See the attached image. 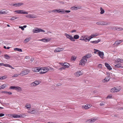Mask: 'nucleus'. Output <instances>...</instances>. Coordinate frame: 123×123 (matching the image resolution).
I'll return each mask as SVG.
<instances>
[{
    "label": "nucleus",
    "mask_w": 123,
    "mask_h": 123,
    "mask_svg": "<svg viewBox=\"0 0 123 123\" xmlns=\"http://www.w3.org/2000/svg\"><path fill=\"white\" fill-rule=\"evenodd\" d=\"M30 70L28 69H26L24 70L23 71H22L19 75L21 76H24L30 73Z\"/></svg>",
    "instance_id": "f257e3e1"
},
{
    "label": "nucleus",
    "mask_w": 123,
    "mask_h": 123,
    "mask_svg": "<svg viewBox=\"0 0 123 123\" xmlns=\"http://www.w3.org/2000/svg\"><path fill=\"white\" fill-rule=\"evenodd\" d=\"M42 32H45V31L44 30H42L41 28H35L33 31V32L34 33H37Z\"/></svg>",
    "instance_id": "f03ea898"
},
{
    "label": "nucleus",
    "mask_w": 123,
    "mask_h": 123,
    "mask_svg": "<svg viewBox=\"0 0 123 123\" xmlns=\"http://www.w3.org/2000/svg\"><path fill=\"white\" fill-rule=\"evenodd\" d=\"M110 23V22L107 23L106 22H103L100 21L96 23V24L98 25H109Z\"/></svg>",
    "instance_id": "7ed1b4c3"
},
{
    "label": "nucleus",
    "mask_w": 123,
    "mask_h": 123,
    "mask_svg": "<svg viewBox=\"0 0 123 123\" xmlns=\"http://www.w3.org/2000/svg\"><path fill=\"white\" fill-rule=\"evenodd\" d=\"M65 35L66 36L67 38L69 39L71 41H75V40L74 39L73 37L71 35H69L66 33L65 34Z\"/></svg>",
    "instance_id": "20e7f679"
},
{
    "label": "nucleus",
    "mask_w": 123,
    "mask_h": 123,
    "mask_svg": "<svg viewBox=\"0 0 123 123\" xmlns=\"http://www.w3.org/2000/svg\"><path fill=\"white\" fill-rule=\"evenodd\" d=\"M40 82H41L39 80H36L32 82L31 84V85L32 86H36L39 84Z\"/></svg>",
    "instance_id": "39448f33"
},
{
    "label": "nucleus",
    "mask_w": 123,
    "mask_h": 123,
    "mask_svg": "<svg viewBox=\"0 0 123 123\" xmlns=\"http://www.w3.org/2000/svg\"><path fill=\"white\" fill-rule=\"evenodd\" d=\"M9 89L15 90H20L21 89V88L19 86H11Z\"/></svg>",
    "instance_id": "423d86ee"
},
{
    "label": "nucleus",
    "mask_w": 123,
    "mask_h": 123,
    "mask_svg": "<svg viewBox=\"0 0 123 123\" xmlns=\"http://www.w3.org/2000/svg\"><path fill=\"white\" fill-rule=\"evenodd\" d=\"M42 68H32V70L34 72H40L41 70H42Z\"/></svg>",
    "instance_id": "0eeeda50"
},
{
    "label": "nucleus",
    "mask_w": 123,
    "mask_h": 123,
    "mask_svg": "<svg viewBox=\"0 0 123 123\" xmlns=\"http://www.w3.org/2000/svg\"><path fill=\"white\" fill-rule=\"evenodd\" d=\"M92 56V55L91 54L88 53L83 57V59L87 61V59L91 57Z\"/></svg>",
    "instance_id": "6e6552de"
},
{
    "label": "nucleus",
    "mask_w": 123,
    "mask_h": 123,
    "mask_svg": "<svg viewBox=\"0 0 123 123\" xmlns=\"http://www.w3.org/2000/svg\"><path fill=\"white\" fill-rule=\"evenodd\" d=\"M86 61V60L83 59V57L82 58V59L80 61L79 65H82L84 66L85 65Z\"/></svg>",
    "instance_id": "1a4fd4ad"
},
{
    "label": "nucleus",
    "mask_w": 123,
    "mask_h": 123,
    "mask_svg": "<svg viewBox=\"0 0 123 123\" xmlns=\"http://www.w3.org/2000/svg\"><path fill=\"white\" fill-rule=\"evenodd\" d=\"M110 79V76L109 75L105 77V79L103 80V82L104 83L107 82Z\"/></svg>",
    "instance_id": "9d476101"
},
{
    "label": "nucleus",
    "mask_w": 123,
    "mask_h": 123,
    "mask_svg": "<svg viewBox=\"0 0 123 123\" xmlns=\"http://www.w3.org/2000/svg\"><path fill=\"white\" fill-rule=\"evenodd\" d=\"M97 54H98L99 56L101 58H103V57L104 56V53L103 52L99 51L98 53H97Z\"/></svg>",
    "instance_id": "9b49d317"
},
{
    "label": "nucleus",
    "mask_w": 123,
    "mask_h": 123,
    "mask_svg": "<svg viewBox=\"0 0 123 123\" xmlns=\"http://www.w3.org/2000/svg\"><path fill=\"white\" fill-rule=\"evenodd\" d=\"M105 66L108 69L111 70L112 69V68L110 66V65L107 63H105Z\"/></svg>",
    "instance_id": "f8f14e48"
},
{
    "label": "nucleus",
    "mask_w": 123,
    "mask_h": 123,
    "mask_svg": "<svg viewBox=\"0 0 123 123\" xmlns=\"http://www.w3.org/2000/svg\"><path fill=\"white\" fill-rule=\"evenodd\" d=\"M62 64V66L65 67V68H68L69 66V64L67 63H64L63 64Z\"/></svg>",
    "instance_id": "ddd939ff"
},
{
    "label": "nucleus",
    "mask_w": 123,
    "mask_h": 123,
    "mask_svg": "<svg viewBox=\"0 0 123 123\" xmlns=\"http://www.w3.org/2000/svg\"><path fill=\"white\" fill-rule=\"evenodd\" d=\"M122 42L121 40L119 41H116L113 44L114 46H116L117 45L119 44Z\"/></svg>",
    "instance_id": "4468645a"
},
{
    "label": "nucleus",
    "mask_w": 123,
    "mask_h": 123,
    "mask_svg": "<svg viewBox=\"0 0 123 123\" xmlns=\"http://www.w3.org/2000/svg\"><path fill=\"white\" fill-rule=\"evenodd\" d=\"M96 120V119L95 118H93L91 119H89L88 121L90 123H91L92 122H94Z\"/></svg>",
    "instance_id": "2eb2a0df"
},
{
    "label": "nucleus",
    "mask_w": 123,
    "mask_h": 123,
    "mask_svg": "<svg viewBox=\"0 0 123 123\" xmlns=\"http://www.w3.org/2000/svg\"><path fill=\"white\" fill-rule=\"evenodd\" d=\"M89 107L88 106V105H86L84 106H82V108L85 109H89L90 106V105H89Z\"/></svg>",
    "instance_id": "dca6fc26"
},
{
    "label": "nucleus",
    "mask_w": 123,
    "mask_h": 123,
    "mask_svg": "<svg viewBox=\"0 0 123 123\" xmlns=\"http://www.w3.org/2000/svg\"><path fill=\"white\" fill-rule=\"evenodd\" d=\"M3 66H4L6 67H8L10 68H11L12 69H14V68L12 67L11 65L8 64H4Z\"/></svg>",
    "instance_id": "f3484780"
},
{
    "label": "nucleus",
    "mask_w": 123,
    "mask_h": 123,
    "mask_svg": "<svg viewBox=\"0 0 123 123\" xmlns=\"http://www.w3.org/2000/svg\"><path fill=\"white\" fill-rule=\"evenodd\" d=\"M13 117L15 118H20L21 117H22V116L19 115H17L16 114H14L13 116H12Z\"/></svg>",
    "instance_id": "a211bd4d"
},
{
    "label": "nucleus",
    "mask_w": 123,
    "mask_h": 123,
    "mask_svg": "<svg viewBox=\"0 0 123 123\" xmlns=\"http://www.w3.org/2000/svg\"><path fill=\"white\" fill-rule=\"evenodd\" d=\"M100 41V39H98L96 41H91L90 42L91 43H93L96 44L98 43Z\"/></svg>",
    "instance_id": "6ab92c4d"
},
{
    "label": "nucleus",
    "mask_w": 123,
    "mask_h": 123,
    "mask_svg": "<svg viewBox=\"0 0 123 123\" xmlns=\"http://www.w3.org/2000/svg\"><path fill=\"white\" fill-rule=\"evenodd\" d=\"M7 85H6L4 84L0 86V90L4 89L6 87Z\"/></svg>",
    "instance_id": "aec40b11"
},
{
    "label": "nucleus",
    "mask_w": 123,
    "mask_h": 123,
    "mask_svg": "<svg viewBox=\"0 0 123 123\" xmlns=\"http://www.w3.org/2000/svg\"><path fill=\"white\" fill-rule=\"evenodd\" d=\"M5 58V59H6L8 60L10 59V58L11 57L9 56L7 54H5L4 55Z\"/></svg>",
    "instance_id": "412c9836"
},
{
    "label": "nucleus",
    "mask_w": 123,
    "mask_h": 123,
    "mask_svg": "<svg viewBox=\"0 0 123 123\" xmlns=\"http://www.w3.org/2000/svg\"><path fill=\"white\" fill-rule=\"evenodd\" d=\"M7 78L6 75H5L2 76H0V80H3V79H5Z\"/></svg>",
    "instance_id": "4be33fe9"
},
{
    "label": "nucleus",
    "mask_w": 123,
    "mask_h": 123,
    "mask_svg": "<svg viewBox=\"0 0 123 123\" xmlns=\"http://www.w3.org/2000/svg\"><path fill=\"white\" fill-rule=\"evenodd\" d=\"M121 64L119 63L115 65V67L116 68H118L120 67H121Z\"/></svg>",
    "instance_id": "5701e85b"
},
{
    "label": "nucleus",
    "mask_w": 123,
    "mask_h": 123,
    "mask_svg": "<svg viewBox=\"0 0 123 123\" xmlns=\"http://www.w3.org/2000/svg\"><path fill=\"white\" fill-rule=\"evenodd\" d=\"M20 11V14H27L28 12H24V11L23 10H21Z\"/></svg>",
    "instance_id": "b1692460"
},
{
    "label": "nucleus",
    "mask_w": 123,
    "mask_h": 123,
    "mask_svg": "<svg viewBox=\"0 0 123 123\" xmlns=\"http://www.w3.org/2000/svg\"><path fill=\"white\" fill-rule=\"evenodd\" d=\"M42 70H43V71H40V72H39V73L40 74H44V73H46L47 72V71H45V69H43V68H42Z\"/></svg>",
    "instance_id": "393cba45"
},
{
    "label": "nucleus",
    "mask_w": 123,
    "mask_h": 123,
    "mask_svg": "<svg viewBox=\"0 0 123 123\" xmlns=\"http://www.w3.org/2000/svg\"><path fill=\"white\" fill-rule=\"evenodd\" d=\"M14 49L15 50H17L20 52H22V50L21 49H19L18 48H15Z\"/></svg>",
    "instance_id": "a878e982"
},
{
    "label": "nucleus",
    "mask_w": 123,
    "mask_h": 123,
    "mask_svg": "<svg viewBox=\"0 0 123 123\" xmlns=\"http://www.w3.org/2000/svg\"><path fill=\"white\" fill-rule=\"evenodd\" d=\"M97 35H95L94 34H92L89 37V40H90L93 37L97 36Z\"/></svg>",
    "instance_id": "bb28decb"
},
{
    "label": "nucleus",
    "mask_w": 123,
    "mask_h": 123,
    "mask_svg": "<svg viewBox=\"0 0 123 123\" xmlns=\"http://www.w3.org/2000/svg\"><path fill=\"white\" fill-rule=\"evenodd\" d=\"M31 105H28L27 104L25 106V107H26V108L27 109H30L31 108Z\"/></svg>",
    "instance_id": "cd10ccee"
},
{
    "label": "nucleus",
    "mask_w": 123,
    "mask_h": 123,
    "mask_svg": "<svg viewBox=\"0 0 123 123\" xmlns=\"http://www.w3.org/2000/svg\"><path fill=\"white\" fill-rule=\"evenodd\" d=\"M79 36L78 35H74V37H73L74 38V39H78L79 38Z\"/></svg>",
    "instance_id": "c85d7f7f"
},
{
    "label": "nucleus",
    "mask_w": 123,
    "mask_h": 123,
    "mask_svg": "<svg viewBox=\"0 0 123 123\" xmlns=\"http://www.w3.org/2000/svg\"><path fill=\"white\" fill-rule=\"evenodd\" d=\"M116 30L118 31H121L123 30V28L121 27H117Z\"/></svg>",
    "instance_id": "c756f323"
},
{
    "label": "nucleus",
    "mask_w": 123,
    "mask_h": 123,
    "mask_svg": "<svg viewBox=\"0 0 123 123\" xmlns=\"http://www.w3.org/2000/svg\"><path fill=\"white\" fill-rule=\"evenodd\" d=\"M100 10L101 11L100 13L101 14H102L104 13L105 11L101 7L100 8Z\"/></svg>",
    "instance_id": "7c9ffc66"
},
{
    "label": "nucleus",
    "mask_w": 123,
    "mask_h": 123,
    "mask_svg": "<svg viewBox=\"0 0 123 123\" xmlns=\"http://www.w3.org/2000/svg\"><path fill=\"white\" fill-rule=\"evenodd\" d=\"M59 49V48H58L56 49L54 51V52L55 53H56L60 51H62V50H60Z\"/></svg>",
    "instance_id": "2f4dec72"
},
{
    "label": "nucleus",
    "mask_w": 123,
    "mask_h": 123,
    "mask_svg": "<svg viewBox=\"0 0 123 123\" xmlns=\"http://www.w3.org/2000/svg\"><path fill=\"white\" fill-rule=\"evenodd\" d=\"M56 12L58 13H60L62 14L64 13V11H60L59 10H57Z\"/></svg>",
    "instance_id": "473e14b6"
},
{
    "label": "nucleus",
    "mask_w": 123,
    "mask_h": 123,
    "mask_svg": "<svg viewBox=\"0 0 123 123\" xmlns=\"http://www.w3.org/2000/svg\"><path fill=\"white\" fill-rule=\"evenodd\" d=\"M30 18H36V16L35 15H30Z\"/></svg>",
    "instance_id": "72a5a7b5"
},
{
    "label": "nucleus",
    "mask_w": 123,
    "mask_h": 123,
    "mask_svg": "<svg viewBox=\"0 0 123 123\" xmlns=\"http://www.w3.org/2000/svg\"><path fill=\"white\" fill-rule=\"evenodd\" d=\"M89 37H85V42H87L89 41L90 40H89Z\"/></svg>",
    "instance_id": "f704fd0d"
},
{
    "label": "nucleus",
    "mask_w": 123,
    "mask_h": 123,
    "mask_svg": "<svg viewBox=\"0 0 123 123\" xmlns=\"http://www.w3.org/2000/svg\"><path fill=\"white\" fill-rule=\"evenodd\" d=\"M31 38H26L24 42L25 43H27L29 41Z\"/></svg>",
    "instance_id": "c9c22d12"
},
{
    "label": "nucleus",
    "mask_w": 123,
    "mask_h": 123,
    "mask_svg": "<svg viewBox=\"0 0 123 123\" xmlns=\"http://www.w3.org/2000/svg\"><path fill=\"white\" fill-rule=\"evenodd\" d=\"M17 18L16 17L14 16L13 17L10 19V20H14L17 19Z\"/></svg>",
    "instance_id": "e433bc0d"
},
{
    "label": "nucleus",
    "mask_w": 123,
    "mask_h": 123,
    "mask_svg": "<svg viewBox=\"0 0 123 123\" xmlns=\"http://www.w3.org/2000/svg\"><path fill=\"white\" fill-rule=\"evenodd\" d=\"M65 69V67H64V66H63V67H62V68H59V70H63Z\"/></svg>",
    "instance_id": "4c0bfd02"
},
{
    "label": "nucleus",
    "mask_w": 123,
    "mask_h": 123,
    "mask_svg": "<svg viewBox=\"0 0 123 123\" xmlns=\"http://www.w3.org/2000/svg\"><path fill=\"white\" fill-rule=\"evenodd\" d=\"M94 50H95L94 52V53L95 54H96V53H98V52L99 51H100L99 50H97V49H94Z\"/></svg>",
    "instance_id": "58836bf2"
},
{
    "label": "nucleus",
    "mask_w": 123,
    "mask_h": 123,
    "mask_svg": "<svg viewBox=\"0 0 123 123\" xmlns=\"http://www.w3.org/2000/svg\"><path fill=\"white\" fill-rule=\"evenodd\" d=\"M75 75L76 76L79 77V75L78 71L77 72L75 73Z\"/></svg>",
    "instance_id": "ea45409f"
},
{
    "label": "nucleus",
    "mask_w": 123,
    "mask_h": 123,
    "mask_svg": "<svg viewBox=\"0 0 123 123\" xmlns=\"http://www.w3.org/2000/svg\"><path fill=\"white\" fill-rule=\"evenodd\" d=\"M116 28H117V27H111V28L113 30L115 31L116 30Z\"/></svg>",
    "instance_id": "a19ab883"
},
{
    "label": "nucleus",
    "mask_w": 123,
    "mask_h": 123,
    "mask_svg": "<svg viewBox=\"0 0 123 123\" xmlns=\"http://www.w3.org/2000/svg\"><path fill=\"white\" fill-rule=\"evenodd\" d=\"M39 40L40 41H43V42H46L45 39H41L40 40Z\"/></svg>",
    "instance_id": "79ce46f5"
},
{
    "label": "nucleus",
    "mask_w": 123,
    "mask_h": 123,
    "mask_svg": "<svg viewBox=\"0 0 123 123\" xmlns=\"http://www.w3.org/2000/svg\"><path fill=\"white\" fill-rule=\"evenodd\" d=\"M120 60H121V59H120L119 58H117V61H116V63H117V62H119Z\"/></svg>",
    "instance_id": "37998d69"
},
{
    "label": "nucleus",
    "mask_w": 123,
    "mask_h": 123,
    "mask_svg": "<svg viewBox=\"0 0 123 123\" xmlns=\"http://www.w3.org/2000/svg\"><path fill=\"white\" fill-rule=\"evenodd\" d=\"M64 13L65 12L66 13H69L70 12V10H66L64 11Z\"/></svg>",
    "instance_id": "c03bdc74"
},
{
    "label": "nucleus",
    "mask_w": 123,
    "mask_h": 123,
    "mask_svg": "<svg viewBox=\"0 0 123 123\" xmlns=\"http://www.w3.org/2000/svg\"><path fill=\"white\" fill-rule=\"evenodd\" d=\"M23 3H18V6H19L21 5H23Z\"/></svg>",
    "instance_id": "a18cd8bd"
},
{
    "label": "nucleus",
    "mask_w": 123,
    "mask_h": 123,
    "mask_svg": "<svg viewBox=\"0 0 123 123\" xmlns=\"http://www.w3.org/2000/svg\"><path fill=\"white\" fill-rule=\"evenodd\" d=\"M112 97V95H108L107 96V98H111Z\"/></svg>",
    "instance_id": "49530a36"
},
{
    "label": "nucleus",
    "mask_w": 123,
    "mask_h": 123,
    "mask_svg": "<svg viewBox=\"0 0 123 123\" xmlns=\"http://www.w3.org/2000/svg\"><path fill=\"white\" fill-rule=\"evenodd\" d=\"M72 8L73 9H74V10H77V7H75L74 6V7H72Z\"/></svg>",
    "instance_id": "de8ad7c7"
},
{
    "label": "nucleus",
    "mask_w": 123,
    "mask_h": 123,
    "mask_svg": "<svg viewBox=\"0 0 123 123\" xmlns=\"http://www.w3.org/2000/svg\"><path fill=\"white\" fill-rule=\"evenodd\" d=\"M20 11H21V10H17L15 11V12L17 13L20 14Z\"/></svg>",
    "instance_id": "09e8293b"
},
{
    "label": "nucleus",
    "mask_w": 123,
    "mask_h": 123,
    "mask_svg": "<svg viewBox=\"0 0 123 123\" xmlns=\"http://www.w3.org/2000/svg\"><path fill=\"white\" fill-rule=\"evenodd\" d=\"M18 75L17 74H14L12 76V77H17Z\"/></svg>",
    "instance_id": "8fccbe9b"
},
{
    "label": "nucleus",
    "mask_w": 123,
    "mask_h": 123,
    "mask_svg": "<svg viewBox=\"0 0 123 123\" xmlns=\"http://www.w3.org/2000/svg\"><path fill=\"white\" fill-rule=\"evenodd\" d=\"M25 16L26 17L28 18H30V17H30V14H29V15H26Z\"/></svg>",
    "instance_id": "3c124183"
},
{
    "label": "nucleus",
    "mask_w": 123,
    "mask_h": 123,
    "mask_svg": "<svg viewBox=\"0 0 123 123\" xmlns=\"http://www.w3.org/2000/svg\"><path fill=\"white\" fill-rule=\"evenodd\" d=\"M50 39H51L50 38H49L48 39H45L46 42H49V41L50 40Z\"/></svg>",
    "instance_id": "603ef678"
},
{
    "label": "nucleus",
    "mask_w": 123,
    "mask_h": 123,
    "mask_svg": "<svg viewBox=\"0 0 123 123\" xmlns=\"http://www.w3.org/2000/svg\"><path fill=\"white\" fill-rule=\"evenodd\" d=\"M4 114L2 113H0V117H2L4 116Z\"/></svg>",
    "instance_id": "864d4df0"
},
{
    "label": "nucleus",
    "mask_w": 123,
    "mask_h": 123,
    "mask_svg": "<svg viewBox=\"0 0 123 123\" xmlns=\"http://www.w3.org/2000/svg\"><path fill=\"white\" fill-rule=\"evenodd\" d=\"M79 75V76L82 74V72L81 71H78Z\"/></svg>",
    "instance_id": "5fc2aeb1"
},
{
    "label": "nucleus",
    "mask_w": 123,
    "mask_h": 123,
    "mask_svg": "<svg viewBox=\"0 0 123 123\" xmlns=\"http://www.w3.org/2000/svg\"><path fill=\"white\" fill-rule=\"evenodd\" d=\"M6 12H5V11L3 12H1H1H0L1 13H0V14H5V13H6Z\"/></svg>",
    "instance_id": "6e6d98bb"
},
{
    "label": "nucleus",
    "mask_w": 123,
    "mask_h": 123,
    "mask_svg": "<svg viewBox=\"0 0 123 123\" xmlns=\"http://www.w3.org/2000/svg\"><path fill=\"white\" fill-rule=\"evenodd\" d=\"M71 59L74 61L76 59V58L74 57H72L71 58Z\"/></svg>",
    "instance_id": "4d7b16f0"
},
{
    "label": "nucleus",
    "mask_w": 123,
    "mask_h": 123,
    "mask_svg": "<svg viewBox=\"0 0 123 123\" xmlns=\"http://www.w3.org/2000/svg\"><path fill=\"white\" fill-rule=\"evenodd\" d=\"M44 68V69H45V71L47 70V71L49 70V68Z\"/></svg>",
    "instance_id": "13d9d810"
},
{
    "label": "nucleus",
    "mask_w": 123,
    "mask_h": 123,
    "mask_svg": "<svg viewBox=\"0 0 123 123\" xmlns=\"http://www.w3.org/2000/svg\"><path fill=\"white\" fill-rule=\"evenodd\" d=\"M19 27L22 30H24V29L23 26H19Z\"/></svg>",
    "instance_id": "bf43d9fd"
},
{
    "label": "nucleus",
    "mask_w": 123,
    "mask_h": 123,
    "mask_svg": "<svg viewBox=\"0 0 123 123\" xmlns=\"http://www.w3.org/2000/svg\"><path fill=\"white\" fill-rule=\"evenodd\" d=\"M105 105V104L104 103H101L100 104V106H102L104 105Z\"/></svg>",
    "instance_id": "052dcab7"
},
{
    "label": "nucleus",
    "mask_w": 123,
    "mask_h": 123,
    "mask_svg": "<svg viewBox=\"0 0 123 123\" xmlns=\"http://www.w3.org/2000/svg\"><path fill=\"white\" fill-rule=\"evenodd\" d=\"M82 37L84 38L83 39H82V40H84L85 41V37H86V36H84V37H83V36H82Z\"/></svg>",
    "instance_id": "680f3d73"
},
{
    "label": "nucleus",
    "mask_w": 123,
    "mask_h": 123,
    "mask_svg": "<svg viewBox=\"0 0 123 123\" xmlns=\"http://www.w3.org/2000/svg\"><path fill=\"white\" fill-rule=\"evenodd\" d=\"M98 67L100 68H101L102 67V65L101 64H99L98 65Z\"/></svg>",
    "instance_id": "e2e57ef3"
},
{
    "label": "nucleus",
    "mask_w": 123,
    "mask_h": 123,
    "mask_svg": "<svg viewBox=\"0 0 123 123\" xmlns=\"http://www.w3.org/2000/svg\"><path fill=\"white\" fill-rule=\"evenodd\" d=\"M76 30H72L71 31V32L72 33H73V32H76Z\"/></svg>",
    "instance_id": "0e129e2a"
},
{
    "label": "nucleus",
    "mask_w": 123,
    "mask_h": 123,
    "mask_svg": "<svg viewBox=\"0 0 123 123\" xmlns=\"http://www.w3.org/2000/svg\"><path fill=\"white\" fill-rule=\"evenodd\" d=\"M61 84L58 83V84H57L56 86H61Z\"/></svg>",
    "instance_id": "69168bd1"
},
{
    "label": "nucleus",
    "mask_w": 123,
    "mask_h": 123,
    "mask_svg": "<svg viewBox=\"0 0 123 123\" xmlns=\"http://www.w3.org/2000/svg\"><path fill=\"white\" fill-rule=\"evenodd\" d=\"M18 3H16V4H14L13 5V6H18Z\"/></svg>",
    "instance_id": "338daca9"
},
{
    "label": "nucleus",
    "mask_w": 123,
    "mask_h": 123,
    "mask_svg": "<svg viewBox=\"0 0 123 123\" xmlns=\"http://www.w3.org/2000/svg\"><path fill=\"white\" fill-rule=\"evenodd\" d=\"M113 91V88H112V89H111V92H114L115 91Z\"/></svg>",
    "instance_id": "774afa93"
}]
</instances>
